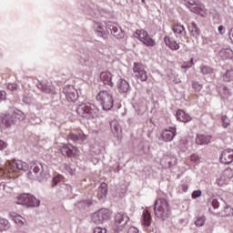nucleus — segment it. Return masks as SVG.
<instances>
[{
  "label": "nucleus",
  "mask_w": 233,
  "mask_h": 233,
  "mask_svg": "<svg viewBox=\"0 0 233 233\" xmlns=\"http://www.w3.org/2000/svg\"><path fill=\"white\" fill-rule=\"evenodd\" d=\"M154 212L156 218L161 221H167L172 216V210L170 209V205L168 200L166 198H158L154 203Z\"/></svg>",
  "instance_id": "f257e3e1"
},
{
  "label": "nucleus",
  "mask_w": 233,
  "mask_h": 233,
  "mask_svg": "<svg viewBox=\"0 0 233 233\" xmlns=\"http://www.w3.org/2000/svg\"><path fill=\"white\" fill-rule=\"evenodd\" d=\"M28 179H36L37 181H45V179H48L50 177V174H48L45 167H43V164L39 162H33L30 167V171L27 173Z\"/></svg>",
  "instance_id": "f03ea898"
},
{
  "label": "nucleus",
  "mask_w": 233,
  "mask_h": 233,
  "mask_svg": "<svg viewBox=\"0 0 233 233\" xmlns=\"http://www.w3.org/2000/svg\"><path fill=\"white\" fill-rule=\"evenodd\" d=\"M76 113L81 117H86V119H94L97 117L99 109L94 104H81L76 107Z\"/></svg>",
  "instance_id": "7ed1b4c3"
},
{
  "label": "nucleus",
  "mask_w": 233,
  "mask_h": 233,
  "mask_svg": "<svg viewBox=\"0 0 233 233\" xmlns=\"http://www.w3.org/2000/svg\"><path fill=\"white\" fill-rule=\"evenodd\" d=\"M96 99L100 103L103 110H112L114 107V96L108 91H100L96 95Z\"/></svg>",
  "instance_id": "20e7f679"
},
{
  "label": "nucleus",
  "mask_w": 233,
  "mask_h": 233,
  "mask_svg": "<svg viewBox=\"0 0 233 233\" xmlns=\"http://www.w3.org/2000/svg\"><path fill=\"white\" fill-rule=\"evenodd\" d=\"M110 216H112L110 210L107 208H101L92 214L91 221L95 223V225H103L105 221L110 219Z\"/></svg>",
  "instance_id": "39448f33"
},
{
  "label": "nucleus",
  "mask_w": 233,
  "mask_h": 233,
  "mask_svg": "<svg viewBox=\"0 0 233 233\" xmlns=\"http://www.w3.org/2000/svg\"><path fill=\"white\" fill-rule=\"evenodd\" d=\"M184 5L185 6L188 7L190 12L202 15V17L205 16V14H207L205 5L199 3V0H184Z\"/></svg>",
  "instance_id": "423d86ee"
},
{
  "label": "nucleus",
  "mask_w": 233,
  "mask_h": 233,
  "mask_svg": "<svg viewBox=\"0 0 233 233\" xmlns=\"http://www.w3.org/2000/svg\"><path fill=\"white\" fill-rule=\"evenodd\" d=\"M17 205H25V207H39V205H41V201L31 194L24 193L18 197Z\"/></svg>",
  "instance_id": "0eeeda50"
},
{
  "label": "nucleus",
  "mask_w": 233,
  "mask_h": 233,
  "mask_svg": "<svg viewBox=\"0 0 233 233\" xmlns=\"http://www.w3.org/2000/svg\"><path fill=\"white\" fill-rule=\"evenodd\" d=\"M30 167L26 162H23V160H8L7 161V172H17V170H22V172H26Z\"/></svg>",
  "instance_id": "6e6552de"
},
{
  "label": "nucleus",
  "mask_w": 233,
  "mask_h": 233,
  "mask_svg": "<svg viewBox=\"0 0 233 233\" xmlns=\"http://www.w3.org/2000/svg\"><path fill=\"white\" fill-rule=\"evenodd\" d=\"M128 221H130V218H128V216H127V214L123 212H117L115 215V223L117 227L116 228H115V232H121V230H123V227H125V225H127Z\"/></svg>",
  "instance_id": "1a4fd4ad"
},
{
  "label": "nucleus",
  "mask_w": 233,
  "mask_h": 233,
  "mask_svg": "<svg viewBox=\"0 0 233 233\" xmlns=\"http://www.w3.org/2000/svg\"><path fill=\"white\" fill-rule=\"evenodd\" d=\"M134 37L139 39L142 43H144V45H147V46H154V45H156L154 39L150 38L148 33L143 29L137 30L134 34Z\"/></svg>",
  "instance_id": "9d476101"
},
{
  "label": "nucleus",
  "mask_w": 233,
  "mask_h": 233,
  "mask_svg": "<svg viewBox=\"0 0 233 233\" xmlns=\"http://www.w3.org/2000/svg\"><path fill=\"white\" fill-rule=\"evenodd\" d=\"M63 92L66 96V99L69 103H76V101L79 99V94L74 86H66L63 89Z\"/></svg>",
  "instance_id": "9b49d317"
},
{
  "label": "nucleus",
  "mask_w": 233,
  "mask_h": 233,
  "mask_svg": "<svg viewBox=\"0 0 233 233\" xmlns=\"http://www.w3.org/2000/svg\"><path fill=\"white\" fill-rule=\"evenodd\" d=\"M134 76L140 81H147V71L141 64L135 63L133 67Z\"/></svg>",
  "instance_id": "f8f14e48"
},
{
  "label": "nucleus",
  "mask_w": 233,
  "mask_h": 233,
  "mask_svg": "<svg viewBox=\"0 0 233 233\" xmlns=\"http://www.w3.org/2000/svg\"><path fill=\"white\" fill-rule=\"evenodd\" d=\"M37 89L41 90V92H44L45 94H48L49 96H56L57 94V91L56 90V86L52 85L46 84V82L39 81L36 84Z\"/></svg>",
  "instance_id": "ddd939ff"
},
{
  "label": "nucleus",
  "mask_w": 233,
  "mask_h": 233,
  "mask_svg": "<svg viewBox=\"0 0 233 233\" xmlns=\"http://www.w3.org/2000/svg\"><path fill=\"white\" fill-rule=\"evenodd\" d=\"M106 33H110L111 35L116 37V39H121L125 37V32H123V29L121 27H118L116 25L109 24L106 26Z\"/></svg>",
  "instance_id": "4468645a"
},
{
  "label": "nucleus",
  "mask_w": 233,
  "mask_h": 233,
  "mask_svg": "<svg viewBox=\"0 0 233 233\" xmlns=\"http://www.w3.org/2000/svg\"><path fill=\"white\" fill-rule=\"evenodd\" d=\"M60 150L62 156H66L67 157H76L77 147L72 146L71 144H63Z\"/></svg>",
  "instance_id": "2eb2a0df"
},
{
  "label": "nucleus",
  "mask_w": 233,
  "mask_h": 233,
  "mask_svg": "<svg viewBox=\"0 0 233 233\" xmlns=\"http://www.w3.org/2000/svg\"><path fill=\"white\" fill-rule=\"evenodd\" d=\"M233 162V149H225L220 156V163L230 165Z\"/></svg>",
  "instance_id": "dca6fc26"
},
{
  "label": "nucleus",
  "mask_w": 233,
  "mask_h": 233,
  "mask_svg": "<svg viewBox=\"0 0 233 233\" xmlns=\"http://www.w3.org/2000/svg\"><path fill=\"white\" fill-rule=\"evenodd\" d=\"M112 77H114V76L108 71H104L100 73V81H102V83H104L106 86H114Z\"/></svg>",
  "instance_id": "f3484780"
},
{
  "label": "nucleus",
  "mask_w": 233,
  "mask_h": 233,
  "mask_svg": "<svg viewBox=\"0 0 233 233\" xmlns=\"http://www.w3.org/2000/svg\"><path fill=\"white\" fill-rule=\"evenodd\" d=\"M12 125H15L13 115L5 114L1 117V126L5 128H10Z\"/></svg>",
  "instance_id": "a211bd4d"
},
{
  "label": "nucleus",
  "mask_w": 233,
  "mask_h": 233,
  "mask_svg": "<svg viewBox=\"0 0 233 233\" xmlns=\"http://www.w3.org/2000/svg\"><path fill=\"white\" fill-rule=\"evenodd\" d=\"M161 137L163 141H166V143H168V141H172V139L176 137V128L172 127L170 129H166L162 133Z\"/></svg>",
  "instance_id": "6ab92c4d"
},
{
  "label": "nucleus",
  "mask_w": 233,
  "mask_h": 233,
  "mask_svg": "<svg viewBox=\"0 0 233 233\" xmlns=\"http://www.w3.org/2000/svg\"><path fill=\"white\" fill-rule=\"evenodd\" d=\"M110 128H111V132L115 136V137H117V139H119V137L121 136V132H122L121 126H119V122H117V120L111 121Z\"/></svg>",
  "instance_id": "aec40b11"
},
{
  "label": "nucleus",
  "mask_w": 233,
  "mask_h": 233,
  "mask_svg": "<svg viewBox=\"0 0 233 233\" xmlns=\"http://www.w3.org/2000/svg\"><path fill=\"white\" fill-rule=\"evenodd\" d=\"M86 139V135L83 133L76 134H69L67 137V141H72L73 143H83Z\"/></svg>",
  "instance_id": "412c9836"
},
{
  "label": "nucleus",
  "mask_w": 233,
  "mask_h": 233,
  "mask_svg": "<svg viewBox=\"0 0 233 233\" xmlns=\"http://www.w3.org/2000/svg\"><path fill=\"white\" fill-rule=\"evenodd\" d=\"M117 88L120 94H127V92L130 90V84L128 83V81L121 78L117 82Z\"/></svg>",
  "instance_id": "4be33fe9"
},
{
  "label": "nucleus",
  "mask_w": 233,
  "mask_h": 233,
  "mask_svg": "<svg viewBox=\"0 0 233 233\" xmlns=\"http://www.w3.org/2000/svg\"><path fill=\"white\" fill-rule=\"evenodd\" d=\"M9 216L13 221L18 225V227H24V225H26V219L21 217V215L17 213H10Z\"/></svg>",
  "instance_id": "5701e85b"
},
{
  "label": "nucleus",
  "mask_w": 233,
  "mask_h": 233,
  "mask_svg": "<svg viewBox=\"0 0 233 233\" xmlns=\"http://www.w3.org/2000/svg\"><path fill=\"white\" fill-rule=\"evenodd\" d=\"M212 137L210 136H205V135H198L195 143L196 145H208L210 143V140Z\"/></svg>",
  "instance_id": "b1692460"
},
{
  "label": "nucleus",
  "mask_w": 233,
  "mask_h": 233,
  "mask_svg": "<svg viewBox=\"0 0 233 233\" xmlns=\"http://www.w3.org/2000/svg\"><path fill=\"white\" fill-rule=\"evenodd\" d=\"M176 116L177 121H181L182 123H188V121H192V117H190V116L187 115V113L181 109L177 112Z\"/></svg>",
  "instance_id": "393cba45"
},
{
  "label": "nucleus",
  "mask_w": 233,
  "mask_h": 233,
  "mask_svg": "<svg viewBox=\"0 0 233 233\" xmlns=\"http://www.w3.org/2000/svg\"><path fill=\"white\" fill-rule=\"evenodd\" d=\"M188 31L190 32L191 35H193V37H198V35H199V34H201V30H199V27H198V24H196L195 22H191L188 25H187Z\"/></svg>",
  "instance_id": "a878e982"
},
{
  "label": "nucleus",
  "mask_w": 233,
  "mask_h": 233,
  "mask_svg": "<svg viewBox=\"0 0 233 233\" xmlns=\"http://www.w3.org/2000/svg\"><path fill=\"white\" fill-rule=\"evenodd\" d=\"M220 57H223V59H233V51L229 48H222L219 51Z\"/></svg>",
  "instance_id": "bb28decb"
},
{
  "label": "nucleus",
  "mask_w": 233,
  "mask_h": 233,
  "mask_svg": "<svg viewBox=\"0 0 233 233\" xmlns=\"http://www.w3.org/2000/svg\"><path fill=\"white\" fill-rule=\"evenodd\" d=\"M164 43L167 46L170 47L171 50H179V44L177 42L171 40L169 36L164 38Z\"/></svg>",
  "instance_id": "cd10ccee"
},
{
  "label": "nucleus",
  "mask_w": 233,
  "mask_h": 233,
  "mask_svg": "<svg viewBox=\"0 0 233 233\" xmlns=\"http://www.w3.org/2000/svg\"><path fill=\"white\" fill-rule=\"evenodd\" d=\"M12 116L14 117L15 123H17V121H25V118L26 117L25 113L19 109L15 110Z\"/></svg>",
  "instance_id": "c85d7f7f"
},
{
  "label": "nucleus",
  "mask_w": 233,
  "mask_h": 233,
  "mask_svg": "<svg viewBox=\"0 0 233 233\" xmlns=\"http://www.w3.org/2000/svg\"><path fill=\"white\" fill-rule=\"evenodd\" d=\"M174 34H178L180 35H187V30H185V26L180 24H177L172 28Z\"/></svg>",
  "instance_id": "c756f323"
},
{
  "label": "nucleus",
  "mask_w": 233,
  "mask_h": 233,
  "mask_svg": "<svg viewBox=\"0 0 233 233\" xmlns=\"http://www.w3.org/2000/svg\"><path fill=\"white\" fill-rule=\"evenodd\" d=\"M143 225H145L146 227H150V225H152V216L148 211H146L143 214Z\"/></svg>",
  "instance_id": "7c9ffc66"
},
{
  "label": "nucleus",
  "mask_w": 233,
  "mask_h": 233,
  "mask_svg": "<svg viewBox=\"0 0 233 233\" xmlns=\"http://www.w3.org/2000/svg\"><path fill=\"white\" fill-rule=\"evenodd\" d=\"M218 94L223 97V99H228L230 96V91L228 90V87L223 86L219 88Z\"/></svg>",
  "instance_id": "2f4dec72"
},
{
  "label": "nucleus",
  "mask_w": 233,
  "mask_h": 233,
  "mask_svg": "<svg viewBox=\"0 0 233 233\" xmlns=\"http://www.w3.org/2000/svg\"><path fill=\"white\" fill-rule=\"evenodd\" d=\"M96 35L98 37H105L106 35V32L105 31V27L101 24H96Z\"/></svg>",
  "instance_id": "473e14b6"
},
{
  "label": "nucleus",
  "mask_w": 233,
  "mask_h": 233,
  "mask_svg": "<svg viewBox=\"0 0 233 233\" xmlns=\"http://www.w3.org/2000/svg\"><path fill=\"white\" fill-rule=\"evenodd\" d=\"M228 179L222 175L219 178L217 179L216 183L218 187H224V185H228Z\"/></svg>",
  "instance_id": "72a5a7b5"
},
{
  "label": "nucleus",
  "mask_w": 233,
  "mask_h": 233,
  "mask_svg": "<svg viewBox=\"0 0 233 233\" xmlns=\"http://www.w3.org/2000/svg\"><path fill=\"white\" fill-rule=\"evenodd\" d=\"M223 176L228 180L230 181V179H232L233 177V168L228 167L224 170L223 172Z\"/></svg>",
  "instance_id": "f704fd0d"
},
{
  "label": "nucleus",
  "mask_w": 233,
  "mask_h": 233,
  "mask_svg": "<svg viewBox=\"0 0 233 233\" xmlns=\"http://www.w3.org/2000/svg\"><path fill=\"white\" fill-rule=\"evenodd\" d=\"M207 221V218L205 216L198 217L195 220L196 227H203L205 225V222Z\"/></svg>",
  "instance_id": "c9c22d12"
},
{
  "label": "nucleus",
  "mask_w": 233,
  "mask_h": 233,
  "mask_svg": "<svg viewBox=\"0 0 233 233\" xmlns=\"http://www.w3.org/2000/svg\"><path fill=\"white\" fill-rule=\"evenodd\" d=\"M80 63L83 66H87L89 70H92V66H94V63L88 58H83Z\"/></svg>",
  "instance_id": "e433bc0d"
},
{
  "label": "nucleus",
  "mask_w": 233,
  "mask_h": 233,
  "mask_svg": "<svg viewBox=\"0 0 233 233\" xmlns=\"http://www.w3.org/2000/svg\"><path fill=\"white\" fill-rule=\"evenodd\" d=\"M167 163L170 168L171 167L177 165V158H176V157H167Z\"/></svg>",
  "instance_id": "4c0bfd02"
},
{
  "label": "nucleus",
  "mask_w": 233,
  "mask_h": 233,
  "mask_svg": "<svg viewBox=\"0 0 233 233\" xmlns=\"http://www.w3.org/2000/svg\"><path fill=\"white\" fill-rule=\"evenodd\" d=\"M223 80L229 82L233 80V70L226 71L225 75L223 76Z\"/></svg>",
  "instance_id": "58836bf2"
},
{
  "label": "nucleus",
  "mask_w": 233,
  "mask_h": 233,
  "mask_svg": "<svg viewBox=\"0 0 233 233\" xmlns=\"http://www.w3.org/2000/svg\"><path fill=\"white\" fill-rule=\"evenodd\" d=\"M200 72H201V74H203V76H208V75L212 74V69L210 66H203L200 68Z\"/></svg>",
  "instance_id": "ea45409f"
},
{
  "label": "nucleus",
  "mask_w": 233,
  "mask_h": 233,
  "mask_svg": "<svg viewBox=\"0 0 233 233\" xmlns=\"http://www.w3.org/2000/svg\"><path fill=\"white\" fill-rule=\"evenodd\" d=\"M98 192H100L101 194H108V186L106 185V183H102L98 188Z\"/></svg>",
  "instance_id": "a19ab883"
},
{
  "label": "nucleus",
  "mask_w": 233,
  "mask_h": 233,
  "mask_svg": "<svg viewBox=\"0 0 233 233\" xmlns=\"http://www.w3.org/2000/svg\"><path fill=\"white\" fill-rule=\"evenodd\" d=\"M0 225L2 226V228H5V230L10 228V222L6 218H0Z\"/></svg>",
  "instance_id": "79ce46f5"
},
{
  "label": "nucleus",
  "mask_w": 233,
  "mask_h": 233,
  "mask_svg": "<svg viewBox=\"0 0 233 233\" xmlns=\"http://www.w3.org/2000/svg\"><path fill=\"white\" fill-rule=\"evenodd\" d=\"M224 216L226 218L233 216V208L230 206H227L224 208Z\"/></svg>",
  "instance_id": "37998d69"
},
{
  "label": "nucleus",
  "mask_w": 233,
  "mask_h": 233,
  "mask_svg": "<svg viewBox=\"0 0 233 233\" xmlns=\"http://www.w3.org/2000/svg\"><path fill=\"white\" fill-rule=\"evenodd\" d=\"M221 121L224 128H227L228 127L230 126V120L228 119V116H223L221 117Z\"/></svg>",
  "instance_id": "c03bdc74"
},
{
  "label": "nucleus",
  "mask_w": 233,
  "mask_h": 233,
  "mask_svg": "<svg viewBox=\"0 0 233 233\" xmlns=\"http://www.w3.org/2000/svg\"><path fill=\"white\" fill-rule=\"evenodd\" d=\"M209 203L213 207V208H219V201L217 200V198H212L209 199Z\"/></svg>",
  "instance_id": "a18cd8bd"
},
{
  "label": "nucleus",
  "mask_w": 233,
  "mask_h": 233,
  "mask_svg": "<svg viewBox=\"0 0 233 233\" xmlns=\"http://www.w3.org/2000/svg\"><path fill=\"white\" fill-rule=\"evenodd\" d=\"M192 86L196 92H201L203 86L201 84H198V82H193Z\"/></svg>",
  "instance_id": "49530a36"
},
{
  "label": "nucleus",
  "mask_w": 233,
  "mask_h": 233,
  "mask_svg": "<svg viewBox=\"0 0 233 233\" xmlns=\"http://www.w3.org/2000/svg\"><path fill=\"white\" fill-rule=\"evenodd\" d=\"M203 192L201 190H195L192 192L191 198H193V199H198V198H201Z\"/></svg>",
  "instance_id": "de8ad7c7"
},
{
  "label": "nucleus",
  "mask_w": 233,
  "mask_h": 233,
  "mask_svg": "<svg viewBox=\"0 0 233 233\" xmlns=\"http://www.w3.org/2000/svg\"><path fill=\"white\" fill-rule=\"evenodd\" d=\"M22 101H23V103H25V105H30V101H31L30 96L24 95Z\"/></svg>",
  "instance_id": "09e8293b"
},
{
  "label": "nucleus",
  "mask_w": 233,
  "mask_h": 233,
  "mask_svg": "<svg viewBox=\"0 0 233 233\" xmlns=\"http://www.w3.org/2000/svg\"><path fill=\"white\" fill-rule=\"evenodd\" d=\"M17 86H18L17 84H8L7 88L11 92H14L17 89Z\"/></svg>",
  "instance_id": "8fccbe9b"
},
{
  "label": "nucleus",
  "mask_w": 233,
  "mask_h": 233,
  "mask_svg": "<svg viewBox=\"0 0 233 233\" xmlns=\"http://www.w3.org/2000/svg\"><path fill=\"white\" fill-rule=\"evenodd\" d=\"M61 188L62 190H67L68 192H72V186L68 184H63Z\"/></svg>",
  "instance_id": "3c124183"
},
{
  "label": "nucleus",
  "mask_w": 233,
  "mask_h": 233,
  "mask_svg": "<svg viewBox=\"0 0 233 233\" xmlns=\"http://www.w3.org/2000/svg\"><path fill=\"white\" fill-rule=\"evenodd\" d=\"M94 233H106V228H96Z\"/></svg>",
  "instance_id": "603ef678"
},
{
  "label": "nucleus",
  "mask_w": 233,
  "mask_h": 233,
  "mask_svg": "<svg viewBox=\"0 0 233 233\" xmlns=\"http://www.w3.org/2000/svg\"><path fill=\"white\" fill-rule=\"evenodd\" d=\"M81 203L84 205V207H90L92 205V200L90 199L82 200Z\"/></svg>",
  "instance_id": "864d4df0"
},
{
  "label": "nucleus",
  "mask_w": 233,
  "mask_h": 233,
  "mask_svg": "<svg viewBox=\"0 0 233 233\" xmlns=\"http://www.w3.org/2000/svg\"><path fill=\"white\" fill-rule=\"evenodd\" d=\"M97 198H98L99 201H103L104 199L106 198V195L105 193H100L98 191Z\"/></svg>",
  "instance_id": "5fc2aeb1"
},
{
  "label": "nucleus",
  "mask_w": 233,
  "mask_h": 233,
  "mask_svg": "<svg viewBox=\"0 0 233 233\" xmlns=\"http://www.w3.org/2000/svg\"><path fill=\"white\" fill-rule=\"evenodd\" d=\"M127 233H139V229L135 228V227H131L129 228V229L127 230Z\"/></svg>",
  "instance_id": "6e6d98bb"
},
{
  "label": "nucleus",
  "mask_w": 233,
  "mask_h": 233,
  "mask_svg": "<svg viewBox=\"0 0 233 233\" xmlns=\"http://www.w3.org/2000/svg\"><path fill=\"white\" fill-rule=\"evenodd\" d=\"M64 168H65V170H66L67 172H69V174H73V170H72V167H70V165H68V164H65L64 165Z\"/></svg>",
  "instance_id": "4d7b16f0"
},
{
  "label": "nucleus",
  "mask_w": 233,
  "mask_h": 233,
  "mask_svg": "<svg viewBox=\"0 0 233 233\" xmlns=\"http://www.w3.org/2000/svg\"><path fill=\"white\" fill-rule=\"evenodd\" d=\"M7 144L6 142L0 140V150H5V148H6Z\"/></svg>",
  "instance_id": "13d9d810"
},
{
  "label": "nucleus",
  "mask_w": 233,
  "mask_h": 233,
  "mask_svg": "<svg viewBox=\"0 0 233 233\" xmlns=\"http://www.w3.org/2000/svg\"><path fill=\"white\" fill-rule=\"evenodd\" d=\"M5 99H6V92L0 91V100L5 101Z\"/></svg>",
  "instance_id": "bf43d9fd"
},
{
  "label": "nucleus",
  "mask_w": 233,
  "mask_h": 233,
  "mask_svg": "<svg viewBox=\"0 0 233 233\" xmlns=\"http://www.w3.org/2000/svg\"><path fill=\"white\" fill-rule=\"evenodd\" d=\"M191 161H198V159H199V157H198V155H192L190 157Z\"/></svg>",
  "instance_id": "052dcab7"
},
{
  "label": "nucleus",
  "mask_w": 233,
  "mask_h": 233,
  "mask_svg": "<svg viewBox=\"0 0 233 233\" xmlns=\"http://www.w3.org/2000/svg\"><path fill=\"white\" fill-rule=\"evenodd\" d=\"M57 183H59V178H57V177L53 178L52 187H56V185H57Z\"/></svg>",
  "instance_id": "680f3d73"
},
{
  "label": "nucleus",
  "mask_w": 233,
  "mask_h": 233,
  "mask_svg": "<svg viewBox=\"0 0 233 233\" xmlns=\"http://www.w3.org/2000/svg\"><path fill=\"white\" fill-rule=\"evenodd\" d=\"M192 66L188 65L187 63H185L184 65H182L181 68H191Z\"/></svg>",
  "instance_id": "e2e57ef3"
},
{
  "label": "nucleus",
  "mask_w": 233,
  "mask_h": 233,
  "mask_svg": "<svg viewBox=\"0 0 233 233\" xmlns=\"http://www.w3.org/2000/svg\"><path fill=\"white\" fill-rule=\"evenodd\" d=\"M224 28H225V27H223V25H219V26H218V32H219V34H223Z\"/></svg>",
  "instance_id": "0e129e2a"
},
{
  "label": "nucleus",
  "mask_w": 233,
  "mask_h": 233,
  "mask_svg": "<svg viewBox=\"0 0 233 233\" xmlns=\"http://www.w3.org/2000/svg\"><path fill=\"white\" fill-rule=\"evenodd\" d=\"M190 66H193L194 65V58L190 59V62H187Z\"/></svg>",
  "instance_id": "69168bd1"
},
{
  "label": "nucleus",
  "mask_w": 233,
  "mask_h": 233,
  "mask_svg": "<svg viewBox=\"0 0 233 233\" xmlns=\"http://www.w3.org/2000/svg\"><path fill=\"white\" fill-rule=\"evenodd\" d=\"M183 190H184V192H187L188 191V186H185Z\"/></svg>",
  "instance_id": "338daca9"
},
{
  "label": "nucleus",
  "mask_w": 233,
  "mask_h": 233,
  "mask_svg": "<svg viewBox=\"0 0 233 233\" xmlns=\"http://www.w3.org/2000/svg\"><path fill=\"white\" fill-rule=\"evenodd\" d=\"M91 15H94V13H91Z\"/></svg>",
  "instance_id": "774afa93"
}]
</instances>
